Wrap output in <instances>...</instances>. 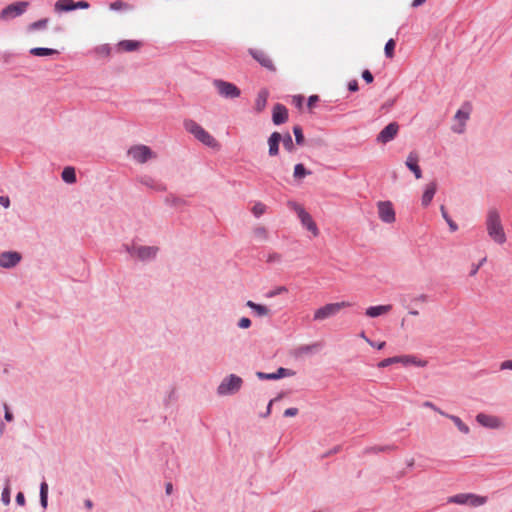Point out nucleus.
Segmentation results:
<instances>
[{
	"label": "nucleus",
	"mask_w": 512,
	"mask_h": 512,
	"mask_svg": "<svg viewBox=\"0 0 512 512\" xmlns=\"http://www.w3.org/2000/svg\"><path fill=\"white\" fill-rule=\"evenodd\" d=\"M0 205L4 208H8L10 206V199L7 196H0Z\"/></svg>",
	"instance_id": "13d9d810"
},
{
	"label": "nucleus",
	"mask_w": 512,
	"mask_h": 512,
	"mask_svg": "<svg viewBox=\"0 0 512 512\" xmlns=\"http://www.w3.org/2000/svg\"><path fill=\"white\" fill-rule=\"evenodd\" d=\"M246 305L251 308L258 316H267L270 313V310L267 306L257 304L251 300L247 301Z\"/></svg>",
	"instance_id": "a878e982"
},
{
	"label": "nucleus",
	"mask_w": 512,
	"mask_h": 512,
	"mask_svg": "<svg viewBox=\"0 0 512 512\" xmlns=\"http://www.w3.org/2000/svg\"><path fill=\"white\" fill-rule=\"evenodd\" d=\"M426 0H413L411 6L416 8V7H419L421 5H423L425 3Z\"/></svg>",
	"instance_id": "680f3d73"
},
{
	"label": "nucleus",
	"mask_w": 512,
	"mask_h": 512,
	"mask_svg": "<svg viewBox=\"0 0 512 512\" xmlns=\"http://www.w3.org/2000/svg\"><path fill=\"white\" fill-rule=\"evenodd\" d=\"M379 218L385 223L395 222V210L393 204L390 201H379L377 203Z\"/></svg>",
	"instance_id": "9b49d317"
},
{
	"label": "nucleus",
	"mask_w": 512,
	"mask_h": 512,
	"mask_svg": "<svg viewBox=\"0 0 512 512\" xmlns=\"http://www.w3.org/2000/svg\"><path fill=\"white\" fill-rule=\"evenodd\" d=\"M423 406L424 407H427V408H430L432 409L433 411L437 412L438 414H440L441 416L445 415V411L441 410L440 408H438L434 403L430 402V401H425L423 403Z\"/></svg>",
	"instance_id": "49530a36"
},
{
	"label": "nucleus",
	"mask_w": 512,
	"mask_h": 512,
	"mask_svg": "<svg viewBox=\"0 0 512 512\" xmlns=\"http://www.w3.org/2000/svg\"><path fill=\"white\" fill-rule=\"evenodd\" d=\"M360 337L363 338L369 345H374V342L367 338L364 332L360 333Z\"/></svg>",
	"instance_id": "0e129e2a"
},
{
	"label": "nucleus",
	"mask_w": 512,
	"mask_h": 512,
	"mask_svg": "<svg viewBox=\"0 0 512 512\" xmlns=\"http://www.w3.org/2000/svg\"><path fill=\"white\" fill-rule=\"evenodd\" d=\"M128 154L137 163L143 164L156 158V154L146 145H135L128 150Z\"/></svg>",
	"instance_id": "0eeeda50"
},
{
	"label": "nucleus",
	"mask_w": 512,
	"mask_h": 512,
	"mask_svg": "<svg viewBox=\"0 0 512 512\" xmlns=\"http://www.w3.org/2000/svg\"><path fill=\"white\" fill-rule=\"evenodd\" d=\"M397 363H401L403 365H415L418 367H425L427 365L426 360L417 359L415 356L412 355H403V356H396Z\"/></svg>",
	"instance_id": "4be33fe9"
},
{
	"label": "nucleus",
	"mask_w": 512,
	"mask_h": 512,
	"mask_svg": "<svg viewBox=\"0 0 512 512\" xmlns=\"http://www.w3.org/2000/svg\"><path fill=\"white\" fill-rule=\"evenodd\" d=\"M486 260V258H484L481 263L479 265H477L475 268H473V271L471 272L472 275L476 274L480 265Z\"/></svg>",
	"instance_id": "69168bd1"
},
{
	"label": "nucleus",
	"mask_w": 512,
	"mask_h": 512,
	"mask_svg": "<svg viewBox=\"0 0 512 512\" xmlns=\"http://www.w3.org/2000/svg\"><path fill=\"white\" fill-rule=\"evenodd\" d=\"M16 502L23 506L25 504V497H24V494L22 492H19L16 496Z\"/></svg>",
	"instance_id": "bf43d9fd"
},
{
	"label": "nucleus",
	"mask_w": 512,
	"mask_h": 512,
	"mask_svg": "<svg viewBox=\"0 0 512 512\" xmlns=\"http://www.w3.org/2000/svg\"><path fill=\"white\" fill-rule=\"evenodd\" d=\"M486 501H487V498L484 496H478L475 494L468 493L466 505H469L472 507H478V506L484 505L486 503Z\"/></svg>",
	"instance_id": "cd10ccee"
},
{
	"label": "nucleus",
	"mask_w": 512,
	"mask_h": 512,
	"mask_svg": "<svg viewBox=\"0 0 512 512\" xmlns=\"http://www.w3.org/2000/svg\"><path fill=\"white\" fill-rule=\"evenodd\" d=\"M468 493H461L448 498V503H454L459 505L467 504Z\"/></svg>",
	"instance_id": "7c9ffc66"
},
{
	"label": "nucleus",
	"mask_w": 512,
	"mask_h": 512,
	"mask_svg": "<svg viewBox=\"0 0 512 512\" xmlns=\"http://www.w3.org/2000/svg\"><path fill=\"white\" fill-rule=\"evenodd\" d=\"M249 53L261 66L270 71H275L273 61L264 51L257 49H249Z\"/></svg>",
	"instance_id": "2eb2a0df"
},
{
	"label": "nucleus",
	"mask_w": 512,
	"mask_h": 512,
	"mask_svg": "<svg viewBox=\"0 0 512 512\" xmlns=\"http://www.w3.org/2000/svg\"><path fill=\"white\" fill-rule=\"evenodd\" d=\"M28 5V2L9 4L0 11V19L6 21L18 17L26 11Z\"/></svg>",
	"instance_id": "6e6552de"
},
{
	"label": "nucleus",
	"mask_w": 512,
	"mask_h": 512,
	"mask_svg": "<svg viewBox=\"0 0 512 512\" xmlns=\"http://www.w3.org/2000/svg\"><path fill=\"white\" fill-rule=\"evenodd\" d=\"M281 260H282V255L280 253L272 252V253L268 254L266 261L268 263H276V262H280Z\"/></svg>",
	"instance_id": "a18cd8bd"
},
{
	"label": "nucleus",
	"mask_w": 512,
	"mask_h": 512,
	"mask_svg": "<svg viewBox=\"0 0 512 512\" xmlns=\"http://www.w3.org/2000/svg\"><path fill=\"white\" fill-rule=\"evenodd\" d=\"M394 449H395V447L391 446V445L375 446V447L370 448L368 450V452H372V453L389 452V451H392Z\"/></svg>",
	"instance_id": "79ce46f5"
},
{
	"label": "nucleus",
	"mask_w": 512,
	"mask_h": 512,
	"mask_svg": "<svg viewBox=\"0 0 512 512\" xmlns=\"http://www.w3.org/2000/svg\"><path fill=\"white\" fill-rule=\"evenodd\" d=\"M213 86L217 93L224 98L234 99L238 98L241 94L240 89L235 84L221 79H215Z\"/></svg>",
	"instance_id": "423d86ee"
},
{
	"label": "nucleus",
	"mask_w": 512,
	"mask_h": 512,
	"mask_svg": "<svg viewBox=\"0 0 512 512\" xmlns=\"http://www.w3.org/2000/svg\"><path fill=\"white\" fill-rule=\"evenodd\" d=\"M311 172L306 170V168L304 167L303 164H297L295 165L294 167V174L293 176L296 178V179H302L304 178L305 176L307 175H310Z\"/></svg>",
	"instance_id": "72a5a7b5"
},
{
	"label": "nucleus",
	"mask_w": 512,
	"mask_h": 512,
	"mask_svg": "<svg viewBox=\"0 0 512 512\" xmlns=\"http://www.w3.org/2000/svg\"><path fill=\"white\" fill-rule=\"evenodd\" d=\"M242 379L234 374L225 377L217 388V393L221 396L232 395L238 392L242 386Z\"/></svg>",
	"instance_id": "39448f33"
},
{
	"label": "nucleus",
	"mask_w": 512,
	"mask_h": 512,
	"mask_svg": "<svg viewBox=\"0 0 512 512\" xmlns=\"http://www.w3.org/2000/svg\"><path fill=\"white\" fill-rule=\"evenodd\" d=\"M257 377L259 379H265V380H276L277 379V376H275V373L257 372Z\"/></svg>",
	"instance_id": "de8ad7c7"
},
{
	"label": "nucleus",
	"mask_w": 512,
	"mask_h": 512,
	"mask_svg": "<svg viewBox=\"0 0 512 512\" xmlns=\"http://www.w3.org/2000/svg\"><path fill=\"white\" fill-rule=\"evenodd\" d=\"M21 259L17 252H5L0 255V266L10 268L15 266Z\"/></svg>",
	"instance_id": "aec40b11"
},
{
	"label": "nucleus",
	"mask_w": 512,
	"mask_h": 512,
	"mask_svg": "<svg viewBox=\"0 0 512 512\" xmlns=\"http://www.w3.org/2000/svg\"><path fill=\"white\" fill-rule=\"evenodd\" d=\"M171 491H172V484L171 483H167L166 484V493L170 494Z\"/></svg>",
	"instance_id": "338daca9"
},
{
	"label": "nucleus",
	"mask_w": 512,
	"mask_h": 512,
	"mask_svg": "<svg viewBox=\"0 0 512 512\" xmlns=\"http://www.w3.org/2000/svg\"><path fill=\"white\" fill-rule=\"evenodd\" d=\"M109 9L113 11H131L133 6L122 0H117L109 4Z\"/></svg>",
	"instance_id": "c85d7f7f"
},
{
	"label": "nucleus",
	"mask_w": 512,
	"mask_h": 512,
	"mask_svg": "<svg viewBox=\"0 0 512 512\" xmlns=\"http://www.w3.org/2000/svg\"><path fill=\"white\" fill-rule=\"evenodd\" d=\"M350 306H351V304L346 301L326 304V305L318 308L317 310H315L314 315H313V320L314 321H323L327 318H330V317L336 315L337 313H339L340 310L350 307Z\"/></svg>",
	"instance_id": "7ed1b4c3"
},
{
	"label": "nucleus",
	"mask_w": 512,
	"mask_h": 512,
	"mask_svg": "<svg viewBox=\"0 0 512 512\" xmlns=\"http://www.w3.org/2000/svg\"><path fill=\"white\" fill-rule=\"evenodd\" d=\"M470 110V106L467 105L466 107H463L456 112L454 119L458 123L452 127V130L455 133L462 134L465 131L466 122L470 117Z\"/></svg>",
	"instance_id": "f8f14e48"
},
{
	"label": "nucleus",
	"mask_w": 512,
	"mask_h": 512,
	"mask_svg": "<svg viewBox=\"0 0 512 512\" xmlns=\"http://www.w3.org/2000/svg\"><path fill=\"white\" fill-rule=\"evenodd\" d=\"M266 210L267 206L262 202H256L252 207V213L254 214L255 217H260L266 212Z\"/></svg>",
	"instance_id": "e433bc0d"
},
{
	"label": "nucleus",
	"mask_w": 512,
	"mask_h": 512,
	"mask_svg": "<svg viewBox=\"0 0 512 512\" xmlns=\"http://www.w3.org/2000/svg\"><path fill=\"white\" fill-rule=\"evenodd\" d=\"M417 300H419V301H421V302H426V301H427V296H426V295H424V294H422V295H420V296L417 298Z\"/></svg>",
	"instance_id": "774afa93"
},
{
	"label": "nucleus",
	"mask_w": 512,
	"mask_h": 512,
	"mask_svg": "<svg viewBox=\"0 0 512 512\" xmlns=\"http://www.w3.org/2000/svg\"><path fill=\"white\" fill-rule=\"evenodd\" d=\"M288 206L297 213L301 224L310 231L314 237H317L319 235V229L311 215L296 202H289Z\"/></svg>",
	"instance_id": "20e7f679"
},
{
	"label": "nucleus",
	"mask_w": 512,
	"mask_h": 512,
	"mask_svg": "<svg viewBox=\"0 0 512 512\" xmlns=\"http://www.w3.org/2000/svg\"><path fill=\"white\" fill-rule=\"evenodd\" d=\"M281 141V134L278 132H273L269 139H268V145H269V155L270 156H276L279 153V143Z\"/></svg>",
	"instance_id": "b1692460"
},
{
	"label": "nucleus",
	"mask_w": 512,
	"mask_h": 512,
	"mask_svg": "<svg viewBox=\"0 0 512 512\" xmlns=\"http://www.w3.org/2000/svg\"><path fill=\"white\" fill-rule=\"evenodd\" d=\"M443 417L451 420L454 425L457 427V429L459 430L460 433L464 434V435H467L470 433V428L467 424H465L462 419L456 415H453V414H448L445 412V415H443Z\"/></svg>",
	"instance_id": "393cba45"
},
{
	"label": "nucleus",
	"mask_w": 512,
	"mask_h": 512,
	"mask_svg": "<svg viewBox=\"0 0 512 512\" xmlns=\"http://www.w3.org/2000/svg\"><path fill=\"white\" fill-rule=\"evenodd\" d=\"M239 328L247 329L251 326V321L247 317H242L238 322Z\"/></svg>",
	"instance_id": "8fccbe9b"
},
{
	"label": "nucleus",
	"mask_w": 512,
	"mask_h": 512,
	"mask_svg": "<svg viewBox=\"0 0 512 512\" xmlns=\"http://www.w3.org/2000/svg\"><path fill=\"white\" fill-rule=\"evenodd\" d=\"M396 363H397V358H396V356H394V357L383 359L382 361H380L378 363L377 366L379 368H385V367H387L389 365L396 364Z\"/></svg>",
	"instance_id": "c03bdc74"
},
{
	"label": "nucleus",
	"mask_w": 512,
	"mask_h": 512,
	"mask_svg": "<svg viewBox=\"0 0 512 512\" xmlns=\"http://www.w3.org/2000/svg\"><path fill=\"white\" fill-rule=\"evenodd\" d=\"M362 77L367 83H372L374 79L372 73L369 70H364L362 72Z\"/></svg>",
	"instance_id": "603ef678"
},
{
	"label": "nucleus",
	"mask_w": 512,
	"mask_h": 512,
	"mask_svg": "<svg viewBox=\"0 0 512 512\" xmlns=\"http://www.w3.org/2000/svg\"><path fill=\"white\" fill-rule=\"evenodd\" d=\"M283 145L286 150L292 152L294 150V143L290 134H286L283 138Z\"/></svg>",
	"instance_id": "a19ab883"
},
{
	"label": "nucleus",
	"mask_w": 512,
	"mask_h": 512,
	"mask_svg": "<svg viewBox=\"0 0 512 512\" xmlns=\"http://www.w3.org/2000/svg\"><path fill=\"white\" fill-rule=\"evenodd\" d=\"M419 162V156L416 152H410L407 156L405 165L407 168L413 172L416 179L422 178V170L420 166L418 165Z\"/></svg>",
	"instance_id": "dca6fc26"
},
{
	"label": "nucleus",
	"mask_w": 512,
	"mask_h": 512,
	"mask_svg": "<svg viewBox=\"0 0 512 512\" xmlns=\"http://www.w3.org/2000/svg\"><path fill=\"white\" fill-rule=\"evenodd\" d=\"M392 310V305H378L368 307L365 311L366 316L376 318L388 314Z\"/></svg>",
	"instance_id": "412c9836"
},
{
	"label": "nucleus",
	"mask_w": 512,
	"mask_h": 512,
	"mask_svg": "<svg viewBox=\"0 0 512 512\" xmlns=\"http://www.w3.org/2000/svg\"><path fill=\"white\" fill-rule=\"evenodd\" d=\"M142 46V42L137 40H122L116 45V52L124 53V52H133L140 49Z\"/></svg>",
	"instance_id": "a211bd4d"
},
{
	"label": "nucleus",
	"mask_w": 512,
	"mask_h": 512,
	"mask_svg": "<svg viewBox=\"0 0 512 512\" xmlns=\"http://www.w3.org/2000/svg\"><path fill=\"white\" fill-rule=\"evenodd\" d=\"M437 191V183L436 181H431L430 183L425 185L422 198H421V204L424 207H427L430 205L435 193Z\"/></svg>",
	"instance_id": "6ab92c4d"
},
{
	"label": "nucleus",
	"mask_w": 512,
	"mask_h": 512,
	"mask_svg": "<svg viewBox=\"0 0 512 512\" xmlns=\"http://www.w3.org/2000/svg\"><path fill=\"white\" fill-rule=\"evenodd\" d=\"M62 179L67 183H74L76 181V174L73 167H66L62 171Z\"/></svg>",
	"instance_id": "c756f323"
},
{
	"label": "nucleus",
	"mask_w": 512,
	"mask_h": 512,
	"mask_svg": "<svg viewBox=\"0 0 512 512\" xmlns=\"http://www.w3.org/2000/svg\"><path fill=\"white\" fill-rule=\"evenodd\" d=\"M286 292L287 288L285 286H279L273 292L270 293V296H275Z\"/></svg>",
	"instance_id": "6e6d98bb"
},
{
	"label": "nucleus",
	"mask_w": 512,
	"mask_h": 512,
	"mask_svg": "<svg viewBox=\"0 0 512 512\" xmlns=\"http://www.w3.org/2000/svg\"><path fill=\"white\" fill-rule=\"evenodd\" d=\"M269 92L266 89H262L259 91L254 104V109L257 113L262 112L266 105L268 100Z\"/></svg>",
	"instance_id": "5701e85b"
},
{
	"label": "nucleus",
	"mask_w": 512,
	"mask_h": 512,
	"mask_svg": "<svg viewBox=\"0 0 512 512\" xmlns=\"http://www.w3.org/2000/svg\"><path fill=\"white\" fill-rule=\"evenodd\" d=\"M184 127L187 132L192 134L199 142L205 146L216 150L220 149V143L194 120H186L184 122Z\"/></svg>",
	"instance_id": "f03ea898"
},
{
	"label": "nucleus",
	"mask_w": 512,
	"mask_h": 512,
	"mask_svg": "<svg viewBox=\"0 0 512 512\" xmlns=\"http://www.w3.org/2000/svg\"><path fill=\"white\" fill-rule=\"evenodd\" d=\"M501 370H512V360H505L500 364Z\"/></svg>",
	"instance_id": "5fc2aeb1"
},
{
	"label": "nucleus",
	"mask_w": 512,
	"mask_h": 512,
	"mask_svg": "<svg viewBox=\"0 0 512 512\" xmlns=\"http://www.w3.org/2000/svg\"><path fill=\"white\" fill-rule=\"evenodd\" d=\"M386 343L384 341L379 343H374V345H371L372 347H376L378 350H381L385 347Z\"/></svg>",
	"instance_id": "e2e57ef3"
},
{
	"label": "nucleus",
	"mask_w": 512,
	"mask_h": 512,
	"mask_svg": "<svg viewBox=\"0 0 512 512\" xmlns=\"http://www.w3.org/2000/svg\"><path fill=\"white\" fill-rule=\"evenodd\" d=\"M399 130V125L396 122L388 124L377 136V141L380 143H387L393 140Z\"/></svg>",
	"instance_id": "4468645a"
},
{
	"label": "nucleus",
	"mask_w": 512,
	"mask_h": 512,
	"mask_svg": "<svg viewBox=\"0 0 512 512\" xmlns=\"http://www.w3.org/2000/svg\"><path fill=\"white\" fill-rule=\"evenodd\" d=\"M90 4L87 1L57 0L54 4L56 13L70 12L76 9H88Z\"/></svg>",
	"instance_id": "1a4fd4ad"
},
{
	"label": "nucleus",
	"mask_w": 512,
	"mask_h": 512,
	"mask_svg": "<svg viewBox=\"0 0 512 512\" xmlns=\"http://www.w3.org/2000/svg\"><path fill=\"white\" fill-rule=\"evenodd\" d=\"M2 501L5 505L10 503V488L8 486L2 492Z\"/></svg>",
	"instance_id": "09e8293b"
},
{
	"label": "nucleus",
	"mask_w": 512,
	"mask_h": 512,
	"mask_svg": "<svg viewBox=\"0 0 512 512\" xmlns=\"http://www.w3.org/2000/svg\"><path fill=\"white\" fill-rule=\"evenodd\" d=\"M293 133L295 135V140L298 145L304 144V135L302 132V128L300 126H294Z\"/></svg>",
	"instance_id": "58836bf2"
},
{
	"label": "nucleus",
	"mask_w": 512,
	"mask_h": 512,
	"mask_svg": "<svg viewBox=\"0 0 512 512\" xmlns=\"http://www.w3.org/2000/svg\"><path fill=\"white\" fill-rule=\"evenodd\" d=\"M127 252L132 256L136 257L140 260H146L153 258L157 253L156 247H148V246H128L126 245Z\"/></svg>",
	"instance_id": "9d476101"
},
{
	"label": "nucleus",
	"mask_w": 512,
	"mask_h": 512,
	"mask_svg": "<svg viewBox=\"0 0 512 512\" xmlns=\"http://www.w3.org/2000/svg\"><path fill=\"white\" fill-rule=\"evenodd\" d=\"M295 375V372L290 370V369H286V368H283V367H280L277 372L275 373V376H277V379L279 378H283V377H291V376H294Z\"/></svg>",
	"instance_id": "ea45409f"
},
{
	"label": "nucleus",
	"mask_w": 512,
	"mask_h": 512,
	"mask_svg": "<svg viewBox=\"0 0 512 512\" xmlns=\"http://www.w3.org/2000/svg\"><path fill=\"white\" fill-rule=\"evenodd\" d=\"M48 501V484L46 482H42L40 485V502L43 508L47 507Z\"/></svg>",
	"instance_id": "2f4dec72"
},
{
	"label": "nucleus",
	"mask_w": 512,
	"mask_h": 512,
	"mask_svg": "<svg viewBox=\"0 0 512 512\" xmlns=\"http://www.w3.org/2000/svg\"><path fill=\"white\" fill-rule=\"evenodd\" d=\"M485 226L488 236L498 245H503L507 241V236L502 224L501 216L496 208H490L487 211Z\"/></svg>",
	"instance_id": "f257e3e1"
},
{
	"label": "nucleus",
	"mask_w": 512,
	"mask_h": 512,
	"mask_svg": "<svg viewBox=\"0 0 512 512\" xmlns=\"http://www.w3.org/2000/svg\"><path fill=\"white\" fill-rule=\"evenodd\" d=\"M298 414V409L297 408H288L284 411V416L285 417H294Z\"/></svg>",
	"instance_id": "864d4df0"
},
{
	"label": "nucleus",
	"mask_w": 512,
	"mask_h": 512,
	"mask_svg": "<svg viewBox=\"0 0 512 512\" xmlns=\"http://www.w3.org/2000/svg\"><path fill=\"white\" fill-rule=\"evenodd\" d=\"M141 183H143L144 185L149 186L151 188L157 189V190L163 189L162 185L155 183L154 180H152L151 178H148V177L142 178Z\"/></svg>",
	"instance_id": "37998d69"
},
{
	"label": "nucleus",
	"mask_w": 512,
	"mask_h": 512,
	"mask_svg": "<svg viewBox=\"0 0 512 512\" xmlns=\"http://www.w3.org/2000/svg\"><path fill=\"white\" fill-rule=\"evenodd\" d=\"M48 23H49L48 18H44V19L35 21L28 26V30L29 31H37V30L45 29L47 27Z\"/></svg>",
	"instance_id": "473e14b6"
},
{
	"label": "nucleus",
	"mask_w": 512,
	"mask_h": 512,
	"mask_svg": "<svg viewBox=\"0 0 512 512\" xmlns=\"http://www.w3.org/2000/svg\"><path fill=\"white\" fill-rule=\"evenodd\" d=\"M288 119V110L287 108L282 104H276L273 107V113H272V120L273 123L276 125L283 124Z\"/></svg>",
	"instance_id": "f3484780"
},
{
	"label": "nucleus",
	"mask_w": 512,
	"mask_h": 512,
	"mask_svg": "<svg viewBox=\"0 0 512 512\" xmlns=\"http://www.w3.org/2000/svg\"><path fill=\"white\" fill-rule=\"evenodd\" d=\"M319 101V97L317 95H311L309 98H308V103H307V106L309 109H312L314 107V105Z\"/></svg>",
	"instance_id": "3c124183"
},
{
	"label": "nucleus",
	"mask_w": 512,
	"mask_h": 512,
	"mask_svg": "<svg viewBox=\"0 0 512 512\" xmlns=\"http://www.w3.org/2000/svg\"><path fill=\"white\" fill-rule=\"evenodd\" d=\"M4 410H5V419L6 421L10 422L13 420V414L10 412L9 407L6 403H4Z\"/></svg>",
	"instance_id": "4d7b16f0"
},
{
	"label": "nucleus",
	"mask_w": 512,
	"mask_h": 512,
	"mask_svg": "<svg viewBox=\"0 0 512 512\" xmlns=\"http://www.w3.org/2000/svg\"><path fill=\"white\" fill-rule=\"evenodd\" d=\"M30 53L34 56H39V57H42V56H52V55H57L59 54V51L56 50V49H51V48H42V47H37V48H32L30 50Z\"/></svg>",
	"instance_id": "bb28decb"
},
{
	"label": "nucleus",
	"mask_w": 512,
	"mask_h": 512,
	"mask_svg": "<svg viewBox=\"0 0 512 512\" xmlns=\"http://www.w3.org/2000/svg\"><path fill=\"white\" fill-rule=\"evenodd\" d=\"M476 421L483 427L490 429H499L502 427V421L499 417L488 415L485 413H479L476 415Z\"/></svg>",
	"instance_id": "ddd939ff"
},
{
	"label": "nucleus",
	"mask_w": 512,
	"mask_h": 512,
	"mask_svg": "<svg viewBox=\"0 0 512 512\" xmlns=\"http://www.w3.org/2000/svg\"><path fill=\"white\" fill-rule=\"evenodd\" d=\"M440 211H441V214H442V217L445 219V221L447 222V224L449 225V228L452 232H455L457 229H458V226L457 224L450 218V216L448 215L445 207L442 205L440 207Z\"/></svg>",
	"instance_id": "f704fd0d"
},
{
	"label": "nucleus",
	"mask_w": 512,
	"mask_h": 512,
	"mask_svg": "<svg viewBox=\"0 0 512 512\" xmlns=\"http://www.w3.org/2000/svg\"><path fill=\"white\" fill-rule=\"evenodd\" d=\"M396 42L394 39H389L384 47V52L387 58H393L394 57V50H395Z\"/></svg>",
	"instance_id": "c9c22d12"
},
{
	"label": "nucleus",
	"mask_w": 512,
	"mask_h": 512,
	"mask_svg": "<svg viewBox=\"0 0 512 512\" xmlns=\"http://www.w3.org/2000/svg\"><path fill=\"white\" fill-rule=\"evenodd\" d=\"M348 89L352 92H355L358 90V83L356 80L350 81L348 84Z\"/></svg>",
	"instance_id": "052dcab7"
},
{
	"label": "nucleus",
	"mask_w": 512,
	"mask_h": 512,
	"mask_svg": "<svg viewBox=\"0 0 512 512\" xmlns=\"http://www.w3.org/2000/svg\"><path fill=\"white\" fill-rule=\"evenodd\" d=\"M253 233L260 240H267L268 238V230L264 226H257L254 228Z\"/></svg>",
	"instance_id": "4c0bfd02"
}]
</instances>
